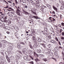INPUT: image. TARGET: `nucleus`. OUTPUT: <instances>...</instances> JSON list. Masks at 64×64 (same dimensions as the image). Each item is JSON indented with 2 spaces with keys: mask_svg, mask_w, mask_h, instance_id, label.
I'll return each mask as SVG.
<instances>
[{
  "mask_svg": "<svg viewBox=\"0 0 64 64\" xmlns=\"http://www.w3.org/2000/svg\"><path fill=\"white\" fill-rule=\"evenodd\" d=\"M22 52L24 54H28V50L26 48H24L22 50Z\"/></svg>",
  "mask_w": 64,
  "mask_h": 64,
  "instance_id": "obj_1",
  "label": "nucleus"
},
{
  "mask_svg": "<svg viewBox=\"0 0 64 64\" xmlns=\"http://www.w3.org/2000/svg\"><path fill=\"white\" fill-rule=\"evenodd\" d=\"M17 10H16L17 11L16 12V13L18 15H20V11L19 10V9H20V7L18 6V8H17Z\"/></svg>",
  "mask_w": 64,
  "mask_h": 64,
  "instance_id": "obj_2",
  "label": "nucleus"
},
{
  "mask_svg": "<svg viewBox=\"0 0 64 64\" xmlns=\"http://www.w3.org/2000/svg\"><path fill=\"white\" fill-rule=\"evenodd\" d=\"M15 35L17 39H19L20 38V36H19V35L18 33L17 32H16L15 33Z\"/></svg>",
  "mask_w": 64,
  "mask_h": 64,
  "instance_id": "obj_3",
  "label": "nucleus"
},
{
  "mask_svg": "<svg viewBox=\"0 0 64 64\" xmlns=\"http://www.w3.org/2000/svg\"><path fill=\"white\" fill-rule=\"evenodd\" d=\"M22 11L24 13H25V14H29V13H28V12H27V11H26L24 9H22Z\"/></svg>",
  "mask_w": 64,
  "mask_h": 64,
  "instance_id": "obj_4",
  "label": "nucleus"
},
{
  "mask_svg": "<svg viewBox=\"0 0 64 64\" xmlns=\"http://www.w3.org/2000/svg\"><path fill=\"white\" fill-rule=\"evenodd\" d=\"M6 57L8 62L10 63V60L9 59V57H8V56H6Z\"/></svg>",
  "mask_w": 64,
  "mask_h": 64,
  "instance_id": "obj_5",
  "label": "nucleus"
},
{
  "mask_svg": "<svg viewBox=\"0 0 64 64\" xmlns=\"http://www.w3.org/2000/svg\"><path fill=\"white\" fill-rule=\"evenodd\" d=\"M0 17V19L1 20V21L2 22H4V21L5 20V19L4 18H2V17Z\"/></svg>",
  "mask_w": 64,
  "mask_h": 64,
  "instance_id": "obj_6",
  "label": "nucleus"
},
{
  "mask_svg": "<svg viewBox=\"0 0 64 64\" xmlns=\"http://www.w3.org/2000/svg\"><path fill=\"white\" fill-rule=\"evenodd\" d=\"M24 58L25 60H26L27 61H30V59H29V58H27V57H26V56H25L24 57Z\"/></svg>",
  "mask_w": 64,
  "mask_h": 64,
  "instance_id": "obj_7",
  "label": "nucleus"
},
{
  "mask_svg": "<svg viewBox=\"0 0 64 64\" xmlns=\"http://www.w3.org/2000/svg\"><path fill=\"white\" fill-rule=\"evenodd\" d=\"M39 45V44L38 43V44L37 45V43L36 44L34 43V44L33 45V47H34V48H36L37 46H38Z\"/></svg>",
  "mask_w": 64,
  "mask_h": 64,
  "instance_id": "obj_8",
  "label": "nucleus"
},
{
  "mask_svg": "<svg viewBox=\"0 0 64 64\" xmlns=\"http://www.w3.org/2000/svg\"><path fill=\"white\" fill-rule=\"evenodd\" d=\"M50 42L52 43H53V44H54V43H56V42L55 41L53 40H50Z\"/></svg>",
  "mask_w": 64,
  "mask_h": 64,
  "instance_id": "obj_9",
  "label": "nucleus"
},
{
  "mask_svg": "<svg viewBox=\"0 0 64 64\" xmlns=\"http://www.w3.org/2000/svg\"><path fill=\"white\" fill-rule=\"evenodd\" d=\"M33 41H34V43H35V44H36L37 43V45H38V42L36 41V40L35 39H33Z\"/></svg>",
  "mask_w": 64,
  "mask_h": 64,
  "instance_id": "obj_10",
  "label": "nucleus"
},
{
  "mask_svg": "<svg viewBox=\"0 0 64 64\" xmlns=\"http://www.w3.org/2000/svg\"><path fill=\"white\" fill-rule=\"evenodd\" d=\"M33 17L34 18H35V19H40V18H38V17L35 16H33Z\"/></svg>",
  "mask_w": 64,
  "mask_h": 64,
  "instance_id": "obj_11",
  "label": "nucleus"
},
{
  "mask_svg": "<svg viewBox=\"0 0 64 64\" xmlns=\"http://www.w3.org/2000/svg\"><path fill=\"white\" fill-rule=\"evenodd\" d=\"M46 6L49 9H51V6L50 5L48 4H46Z\"/></svg>",
  "mask_w": 64,
  "mask_h": 64,
  "instance_id": "obj_12",
  "label": "nucleus"
},
{
  "mask_svg": "<svg viewBox=\"0 0 64 64\" xmlns=\"http://www.w3.org/2000/svg\"><path fill=\"white\" fill-rule=\"evenodd\" d=\"M40 44L42 45V46H43V47L44 48H46V46L45 44Z\"/></svg>",
  "mask_w": 64,
  "mask_h": 64,
  "instance_id": "obj_13",
  "label": "nucleus"
},
{
  "mask_svg": "<svg viewBox=\"0 0 64 64\" xmlns=\"http://www.w3.org/2000/svg\"><path fill=\"white\" fill-rule=\"evenodd\" d=\"M53 9H54V10H56V12H57V10H58V9H57V8L55 7V6H53Z\"/></svg>",
  "mask_w": 64,
  "mask_h": 64,
  "instance_id": "obj_14",
  "label": "nucleus"
},
{
  "mask_svg": "<svg viewBox=\"0 0 64 64\" xmlns=\"http://www.w3.org/2000/svg\"><path fill=\"white\" fill-rule=\"evenodd\" d=\"M37 40L39 42H41V40L39 38H37Z\"/></svg>",
  "mask_w": 64,
  "mask_h": 64,
  "instance_id": "obj_15",
  "label": "nucleus"
},
{
  "mask_svg": "<svg viewBox=\"0 0 64 64\" xmlns=\"http://www.w3.org/2000/svg\"><path fill=\"white\" fill-rule=\"evenodd\" d=\"M40 57L41 58H43L44 57V55L42 54H40L39 55Z\"/></svg>",
  "mask_w": 64,
  "mask_h": 64,
  "instance_id": "obj_16",
  "label": "nucleus"
},
{
  "mask_svg": "<svg viewBox=\"0 0 64 64\" xmlns=\"http://www.w3.org/2000/svg\"><path fill=\"white\" fill-rule=\"evenodd\" d=\"M40 7L42 8H43V9H44V8H47V7L46 6H40Z\"/></svg>",
  "mask_w": 64,
  "mask_h": 64,
  "instance_id": "obj_17",
  "label": "nucleus"
},
{
  "mask_svg": "<svg viewBox=\"0 0 64 64\" xmlns=\"http://www.w3.org/2000/svg\"><path fill=\"white\" fill-rule=\"evenodd\" d=\"M4 59V56H1L0 57V60H3V61Z\"/></svg>",
  "mask_w": 64,
  "mask_h": 64,
  "instance_id": "obj_18",
  "label": "nucleus"
},
{
  "mask_svg": "<svg viewBox=\"0 0 64 64\" xmlns=\"http://www.w3.org/2000/svg\"><path fill=\"white\" fill-rule=\"evenodd\" d=\"M2 42H3V43H6L7 42L6 41V40H2Z\"/></svg>",
  "mask_w": 64,
  "mask_h": 64,
  "instance_id": "obj_19",
  "label": "nucleus"
},
{
  "mask_svg": "<svg viewBox=\"0 0 64 64\" xmlns=\"http://www.w3.org/2000/svg\"><path fill=\"white\" fill-rule=\"evenodd\" d=\"M42 60L43 61H45V62H46V61H47V60H48L47 58H43Z\"/></svg>",
  "mask_w": 64,
  "mask_h": 64,
  "instance_id": "obj_20",
  "label": "nucleus"
},
{
  "mask_svg": "<svg viewBox=\"0 0 64 64\" xmlns=\"http://www.w3.org/2000/svg\"><path fill=\"white\" fill-rule=\"evenodd\" d=\"M28 52L30 54H32L33 53V52H32L30 50H28Z\"/></svg>",
  "mask_w": 64,
  "mask_h": 64,
  "instance_id": "obj_21",
  "label": "nucleus"
},
{
  "mask_svg": "<svg viewBox=\"0 0 64 64\" xmlns=\"http://www.w3.org/2000/svg\"><path fill=\"white\" fill-rule=\"evenodd\" d=\"M37 52V53H40L41 52V50H38Z\"/></svg>",
  "mask_w": 64,
  "mask_h": 64,
  "instance_id": "obj_22",
  "label": "nucleus"
},
{
  "mask_svg": "<svg viewBox=\"0 0 64 64\" xmlns=\"http://www.w3.org/2000/svg\"><path fill=\"white\" fill-rule=\"evenodd\" d=\"M16 58L17 59H19V56H16Z\"/></svg>",
  "mask_w": 64,
  "mask_h": 64,
  "instance_id": "obj_23",
  "label": "nucleus"
},
{
  "mask_svg": "<svg viewBox=\"0 0 64 64\" xmlns=\"http://www.w3.org/2000/svg\"><path fill=\"white\" fill-rule=\"evenodd\" d=\"M14 64H18V62L17 61H15L14 62Z\"/></svg>",
  "mask_w": 64,
  "mask_h": 64,
  "instance_id": "obj_24",
  "label": "nucleus"
},
{
  "mask_svg": "<svg viewBox=\"0 0 64 64\" xmlns=\"http://www.w3.org/2000/svg\"><path fill=\"white\" fill-rule=\"evenodd\" d=\"M9 48H10V51H12V46H10V47H9Z\"/></svg>",
  "mask_w": 64,
  "mask_h": 64,
  "instance_id": "obj_25",
  "label": "nucleus"
},
{
  "mask_svg": "<svg viewBox=\"0 0 64 64\" xmlns=\"http://www.w3.org/2000/svg\"><path fill=\"white\" fill-rule=\"evenodd\" d=\"M0 64H4V62H3V61H1L0 62Z\"/></svg>",
  "mask_w": 64,
  "mask_h": 64,
  "instance_id": "obj_26",
  "label": "nucleus"
},
{
  "mask_svg": "<svg viewBox=\"0 0 64 64\" xmlns=\"http://www.w3.org/2000/svg\"><path fill=\"white\" fill-rule=\"evenodd\" d=\"M54 54L55 55L57 56L58 55V54L57 53H56V52H54Z\"/></svg>",
  "mask_w": 64,
  "mask_h": 64,
  "instance_id": "obj_27",
  "label": "nucleus"
},
{
  "mask_svg": "<svg viewBox=\"0 0 64 64\" xmlns=\"http://www.w3.org/2000/svg\"><path fill=\"white\" fill-rule=\"evenodd\" d=\"M34 60L36 62H37L39 60L38 59V58H37L36 59H34Z\"/></svg>",
  "mask_w": 64,
  "mask_h": 64,
  "instance_id": "obj_28",
  "label": "nucleus"
},
{
  "mask_svg": "<svg viewBox=\"0 0 64 64\" xmlns=\"http://www.w3.org/2000/svg\"><path fill=\"white\" fill-rule=\"evenodd\" d=\"M55 40H56L58 42H59V40H58V39L57 38H55Z\"/></svg>",
  "mask_w": 64,
  "mask_h": 64,
  "instance_id": "obj_29",
  "label": "nucleus"
},
{
  "mask_svg": "<svg viewBox=\"0 0 64 64\" xmlns=\"http://www.w3.org/2000/svg\"><path fill=\"white\" fill-rule=\"evenodd\" d=\"M29 46H30V48L31 49H33V46H32V45H31L30 44Z\"/></svg>",
  "mask_w": 64,
  "mask_h": 64,
  "instance_id": "obj_30",
  "label": "nucleus"
},
{
  "mask_svg": "<svg viewBox=\"0 0 64 64\" xmlns=\"http://www.w3.org/2000/svg\"><path fill=\"white\" fill-rule=\"evenodd\" d=\"M48 46L49 48H51V44H49L48 45Z\"/></svg>",
  "mask_w": 64,
  "mask_h": 64,
  "instance_id": "obj_31",
  "label": "nucleus"
},
{
  "mask_svg": "<svg viewBox=\"0 0 64 64\" xmlns=\"http://www.w3.org/2000/svg\"><path fill=\"white\" fill-rule=\"evenodd\" d=\"M18 49H20V48H21V46L20 45L18 46Z\"/></svg>",
  "mask_w": 64,
  "mask_h": 64,
  "instance_id": "obj_32",
  "label": "nucleus"
},
{
  "mask_svg": "<svg viewBox=\"0 0 64 64\" xmlns=\"http://www.w3.org/2000/svg\"><path fill=\"white\" fill-rule=\"evenodd\" d=\"M30 1L31 3L32 4H33L34 2H33V1L32 0H30Z\"/></svg>",
  "mask_w": 64,
  "mask_h": 64,
  "instance_id": "obj_33",
  "label": "nucleus"
},
{
  "mask_svg": "<svg viewBox=\"0 0 64 64\" xmlns=\"http://www.w3.org/2000/svg\"><path fill=\"white\" fill-rule=\"evenodd\" d=\"M0 26L1 27H3V25H2V24L1 23V22H0Z\"/></svg>",
  "mask_w": 64,
  "mask_h": 64,
  "instance_id": "obj_34",
  "label": "nucleus"
},
{
  "mask_svg": "<svg viewBox=\"0 0 64 64\" xmlns=\"http://www.w3.org/2000/svg\"><path fill=\"white\" fill-rule=\"evenodd\" d=\"M48 38H49V39H51V38H52V37L50 36H48Z\"/></svg>",
  "mask_w": 64,
  "mask_h": 64,
  "instance_id": "obj_35",
  "label": "nucleus"
},
{
  "mask_svg": "<svg viewBox=\"0 0 64 64\" xmlns=\"http://www.w3.org/2000/svg\"><path fill=\"white\" fill-rule=\"evenodd\" d=\"M44 29L45 31H46V32H47V29L46 28H44Z\"/></svg>",
  "mask_w": 64,
  "mask_h": 64,
  "instance_id": "obj_36",
  "label": "nucleus"
},
{
  "mask_svg": "<svg viewBox=\"0 0 64 64\" xmlns=\"http://www.w3.org/2000/svg\"><path fill=\"white\" fill-rule=\"evenodd\" d=\"M15 0V3H16V4H17L18 3V2H17V0Z\"/></svg>",
  "mask_w": 64,
  "mask_h": 64,
  "instance_id": "obj_37",
  "label": "nucleus"
},
{
  "mask_svg": "<svg viewBox=\"0 0 64 64\" xmlns=\"http://www.w3.org/2000/svg\"><path fill=\"white\" fill-rule=\"evenodd\" d=\"M4 22H5L6 23H7V22H8V20H6L5 19L4 20Z\"/></svg>",
  "mask_w": 64,
  "mask_h": 64,
  "instance_id": "obj_38",
  "label": "nucleus"
},
{
  "mask_svg": "<svg viewBox=\"0 0 64 64\" xmlns=\"http://www.w3.org/2000/svg\"><path fill=\"white\" fill-rule=\"evenodd\" d=\"M20 43L22 44H23V45H25V43L22 42H20Z\"/></svg>",
  "mask_w": 64,
  "mask_h": 64,
  "instance_id": "obj_39",
  "label": "nucleus"
},
{
  "mask_svg": "<svg viewBox=\"0 0 64 64\" xmlns=\"http://www.w3.org/2000/svg\"><path fill=\"white\" fill-rule=\"evenodd\" d=\"M30 64H34V62L33 61H32L30 62Z\"/></svg>",
  "mask_w": 64,
  "mask_h": 64,
  "instance_id": "obj_40",
  "label": "nucleus"
},
{
  "mask_svg": "<svg viewBox=\"0 0 64 64\" xmlns=\"http://www.w3.org/2000/svg\"><path fill=\"white\" fill-rule=\"evenodd\" d=\"M29 57H30V58H32V60H34V58H32V56H29Z\"/></svg>",
  "mask_w": 64,
  "mask_h": 64,
  "instance_id": "obj_41",
  "label": "nucleus"
},
{
  "mask_svg": "<svg viewBox=\"0 0 64 64\" xmlns=\"http://www.w3.org/2000/svg\"><path fill=\"white\" fill-rule=\"evenodd\" d=\"M9 9H11V10H12V11H14V10L13 9V8H8Z\"/></svg>",
  "mask_w": 64,
  "mask_h": 64,
  "instance_id": "obj_42",
  "label": "nucleus"
},
{
  "mask_svg": "<svg viewBox=\"0 0 64 64\" xmlns=\"http://www.w3.org/2000/svg\"><path fill=\"white\" fill-rule=\"evenodd\" d=\"M62 36H64V32H62Z\"/></svg>",
  "mask_w": 64,
  "mask_h": 64,
  "instance_id": "obj_43",
  "label": "nucleus"
},
{
  "mask_svg": "<svg viewBox=\"0 0 64 64\" xmlns=\"http://www.w3.org/2000/svg\"><path fill=\"white\" fill-rule=\"evenodd\" d=\"M61 24L62 25V26H64V23L63 22H62L61 23Z\"/></svg>",
  "mask_w": 64,
  "mask_h": 64,
  "instance_id": "obj_44",
  "label": "nucleus"
},
{
  "mask_svg": "<svg viewBox=\"0 0 64 64\" xmlns=\"http://www.w3.org/2000/svg\"><path fill=\"white\" fill-rule=\"evenodd\" d=\"M32 13H33L34 14H36V12H35L33 11H32Z\"/></svg>",
  "mask_w": 64,
  "mask_h": 64,
  "instance_id": "obj_45",
  "label": "nucleus"
},
{
  "mask_svg": "<svg viewBox=\"0 0 64 64\" xmlns=\"http://www.w3.org/2000/svg\"><path fill=\"white\" fill-rule=\"evenodd\" d=\"M2 46V43H1L0 42V47H1Z\"/></svg>",
  "mask_w": 64,
  "mask_h": 64,
  "instance_id": "obj_46",
  "label": "nucleus"
},
{
  "mask_svg": "<svg viewBox=\"0 0 64 64\" xmlns=\"http://www.w3.org/2000/svg\"><path fill=\"white\" fill-rule=\"evenodd\" d=\"M58 42V44H59L60 45H61V43H60V42H59V41Z\"/></svg>",
  "mask_w": 64,
  "mask_h": 64,
  "instance_id": "obj_47",
  "label": "nucleus"
},
{
  "mask_svg": "<svg viewBox=\"0 0 64 64\" xmlns=\"http://www.w3.org/2000/svg\"><path fill=\"white\" fill-rule=\"evenodd\" d=\"M22 58V56H19V59H21Z\"/></svg>",
  "mask_w": 64,
  "mask_h": 64,
  "instance_id": "obj_48",
  "label": "nucleus"
},
{
  "mask_svg": "<svg viewBox=\"0 0 64 64\" xmlns=\"http://www.w3.org/2000/svg\"><path fill=\"white\" fill-rule=\"evenodd\" d=\"M52 59H53V60H56V58H52Z\"/></svg>",
  "mask_w": 64,
  "mask_h": 64,
  "instance_id": "obj_49",
  "label": "nucleus"
},
{
  "mask_svg": "<svg viewBox=\"0 0 64 64\" xmlns=\"http://www.w3.org/2000/svg\"><path fill=\"white\" fill-rule=\"evenodd\" d=\"M36 54H36V53L35 52H34V56H36Z\"/></svg>",
  "mask_w": 64,
  "mask_h": 64,
  "instance_id": "obj_50",
  "label": "nucleus"
},
{
  "mask_svg": "<svg viewBox=\"0 0 64 64\" xmlns=\"http://www.w3.org/2000/svg\"><path fill=\"white\" fill-rule=\"evenodd\" d=\"M61 39L62 40H64V37H62L61 38Z\"/></svg>",
  "mask_w": 64,
  "mask_h": 64,
  "instance_id": "obj_51",
  "label": "nucleus"
},
{
  "mask_svg": "<svg viewBox=\"0 0 64 64\" xmlns=\"http://www.w3.org/2000/svg\"><path fill=\"white\" fill-rule=\"evenodd\" d=\"M16 30L17 31H18L19 30V28H18L17 27L16 28Z\"/></svg>",
  "mask_w": 64,
  "mask_h": 64,
  "instance_id": "obj_52",
  "label": "nucleus"
},
{
  "mask_svg": "<svg viewBox=\"0 0 64 64\" xmlns=\"http://www.w3.org/2000/svg\"><path fill=\"white\" fill-rule=\"evenodd\" d=\"M6 33L8 34H10V32H6Z\"/></svg>",
  "mask_w": 64,
  "mask_h": 64,
  "instance_id": "obj_53",
  "label": "nucleus"
},
{
  "mask_svg": "<svg viewBox=\"0 0 64 64\" xmlns=\"http://www.w3.org/2000/svg\"><path fill=\"white\" fill-rule=\"evenodd\" d=\"M11 27H14V26H13V24H12L10 26Z\"/></svg>",
  "mask_w": 64,
  "mask_h": 64,
  "instance_id": "obj_54",
  "label": "nucleus"
},
{
  "mask_svg": "<svg viewBox=\"0 0 64 64\" xmlns=\"http://www.w3.org/2000/svg\"><path fill=\"white\" fill-rule=\"evenodd\" d=\"M39 55L40 54H36V56H37V57H38L39 56Z\"/></svg>",
  "mask_w": 64,
  "mask_h": 64,
  "instance_id": "obj_55",
  "label": "nucleus"
},
{
  "mask_svg": "<svg viewBox=\"0 0 64 64\" xmlns=\"http://www.w3.org/2000/svg\"><path fill=\"white\" fill-rule=\"evenodd\" d=\"M54 50H55V51H56L57 50V48H55L54 49Z\"/></svg>",
  "mask_w": 64,
  "mask_h": 64,
  "instance_id": "obj_56",
  "label": "nucleus"
},
{
  "mask_svg": "<svg viewBox=\"0 0 64 64\" xmlns=\"http://www.w3.org/2000/svg\"><path fill=\"white\" fill-rule=\"evenodd\" d=\"M25 8H28V7H27V6H25Z\"/></svg>",
  "mask_w": 64,
  "mask_h": 64,
  "instance_id": "obj_57",
  "label": "nucleus"
},
{
  "mask_svg": "<svg viewBox=\"0 0 64 64\" xmlns=\"http://www.w3.org/2000/svg\"><path fill=\"white\" fill-rule=\"evenodd\" d=\"M8 3H12V2L11 1H8Z\"/></svg>",
  "mask_w": 64,
  "mask_h": 64,
  "instance_id": "obj_58",
  "label": "nucleus"
},
{
  "mask_svg": "<svg viewBox=\"0 0 64 64\" xmlns=\"http://www.w3.org/2000/svg\"><path fill=\"white\" fill-rule=\"evenodd\" d=\"M2 25H3L2 27H4L5 26V24H2Z\"/></svg>",
  "mask_w": 64,
  "mask_h": 64,
  "instance_id": "obj_59",
  "label": "nucleus"
},
{
  "mask_svg": "<svg viewBox=\"0 0 64 64\" xmlns=\"http://www.w3.org/2000/svg\"><path fill=\"white\" fill-rule=\"evenodd\" d=\"M59 27H60V28H62V27L61 26V25H60V24L59 25Z\"/></svg>",
  "mask_w": 64,
  "mask_h": 64,
  "instance_id": "obj_60",
  "label": "nucleus"
},
{
  "mask_svg": "<svg viewBox=\"0 0 64 64\" xmlns=\"http://www.w3.org/2000/svg\"><path fill=\"white\" fill-rule=\"evenodd\" d=\"M19 52L20 54H22V53H21V51H19Z\"/></svg>",
  "mask_w": 64,
  "mask_h": 64,
  "instance_id": "obj_61",
  "label": "nucleus"
},
{
  "mask_svg": "<svg viewBox=\"0 0 64 64\" xmlns=\"http://www.w3.org/2000/svg\"><path fill=\"white\" fill-rule=\"evenodd\" d=\"M4 8H8V6H7L4 7Z\"/></svg>",
  "mask_w": 64,
  "mask_h": 64,
  "instance_id": "obj_62",
  "label": "nucleus"
},
{
  "mask_svg": "<svg viewBox=\"0 0 64 64\" xmlns=\"http://www.w3.org/2000/svg\"><path fill=\"white\" fill-rule=\"evenodd\" d=\"M11 22L9 21L8 22V24H11Z\"/></svg>",
  "mask_w": 64,
  "mask_h": 64,
  "instance_id": "obj_63",
  "label": "nucleus"
},
{
  "mask_svg": "<svg viewBox=\"0 0 64 64\" xmlns=\"http://www.w3.org/2000/svg\"><path fill=\"white\" fill-rule=\"evenodd\" d=\"M7 14L9 16H10V14H9V12H8L7 13Z\"/></svg>",
  "mask_w": 64,
  "mask_h": 64,
  "instance_id": "obj_64",
  "label": "nucleus"
}]
</instances>
